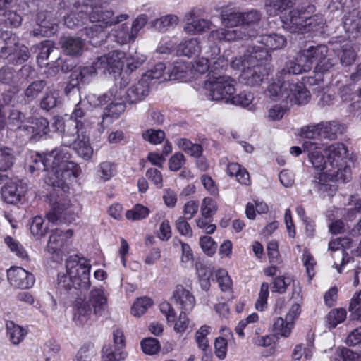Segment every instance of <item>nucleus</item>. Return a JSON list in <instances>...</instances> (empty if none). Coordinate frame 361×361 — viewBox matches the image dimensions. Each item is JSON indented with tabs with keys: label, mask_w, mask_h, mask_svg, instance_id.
<instances>
[{
	"label": "nucleus",
	"mask_w": 361,
	"mask_h": 361,
	"mask_svg": "<svg viewBox=\"0 0 361 361\" xmlns=\"http://www.w3.org/2000/svg\"><path fill=\"white\" fill-rule=\"evenodd\" d=\"M29 57L30 54L27 47L18 44L16 46V49L15 50L13 55L10 58L9 61L13 63L20 64L27 61Z\"/></svg>",
	"instance_id": "nucleus-60"
},
{
	"label": "nucleus",
	"mask_w": 361,
	"mask_h": 361,
	"mask_svg": "<svg viewBox=\"0 0 361 361\" xmlns=\"http://www.w3.org/2000/svg\"><path fill=\"white\" fill-rule=\"evenodd\" d=\"M245 57L247 65H263L264 61H268L271 57L267 48L262 44L248 48Z\"/></svg>",
	"instance_id": "nucleus-24"
},
{
	"label": "nucleus",
	"mask_w": 361,
	"mask_h": 361,
	"mask_svg": "<svg viewBox=\"0 0 361 361\" xmlns=\"http://www.w3.org/2000/svg\"><path fill=\"white\" fill-rule=\"evenodd\" d=\"M165 137V133L161 130L148 129L142 133V138L152 144L161 143Z\"/></svg>",
	"instance_id": "nucleus-62"
},
{
	"label": "nucleus",
	"mask_w": 361,
	"mask_h": 361,
	"mask_svg": "<svg viewBox=\"0 0 361 361\" xmlns=\"http://www.w3.org/2000/svg\"><path fill=\"white\" fill-rule=\"evenodd\" d=\"M125 54L119 51H113L99 57L95 61L96 68L103 72L116 73L123 68Z\"/></svg>",
	"instance_id": "nucleus-15"
},
{
	"label": "nucleus",
	"mask_w": 361,
	"mask_h": 361,
	"mask_svg": "<svg viewBox=\"0 0 361 361\" xmlns=\"http://www.w3.org/2000/svg\"><path fill=\"white\" fill-rule=\"evenodd\" d=\"M22 16L14 11H5L0 13V24L11 27H18L22 23Z\"/></svg>",
	"instance_id": "nucleus-41"
},
{
	"label": "nucleus",
	"mask_w": 361,
	"mask_h": 361,
	"mask_svg": "<svg viewBox=\"0 0 361 361\" xmlns=\"http://www.w3.org/2000/svg\"><path fill=\"white\" fill-rule=\"evenodd\" d=\"M201 214L205 219L212 217L217 211L216 202L211 197H207L202 200L201 204Z\"/></svg>",
	"instance_id": "nucleus-55"
},
{
	"label": "nucleus",
	"mask_w": 361,
	"mask_h": 361,
	"mask_svg": "<svg viewBox=\"0 0 361 361\" xmlns=\"http://www.w3.org/2000/svg\"><path fill=\"white\" fill-rule=\"evenodd\" d=\"M211 54L206 53V57H201L195 61L192 66V70L200 74L205 73L209 68H211L208 57L214 59L220 52V49L216 46L211 47Z\"/></svg>",
	"instance_id": "nucleus-33"
},
{
	"label": "nucleus",
	"mask_w": 361,
	"mask_h": 361,
	"mask_svg": "<svg viewBox=\"0 0 361 361\" xmlns=\"http://www.w3.org/2000/svg\"><path fill=\"white\" fill-rule=\"evenodd\" d=\"M7 335L10 341L13 345H18L27 335V330L23 326L15 324L13 321H7L6 323Z\"/></svg>",
	"instance_id": "nucleus-32"
},
{
	"label": "nucleus",
	"mask_w": 361,
	"mask_h": 361,
	"mask_svg": "<svg viewBox=\"0 0 361 361\" xmlns=\"http://www.w3.org/2000/svg\"><path fill=\"white\" fill-rule=\"evenodd\" d=\"M149 213V209L141 204H136L133 209L126 213V219L132 221H137L146 218Z\"/></svg>",
	"instance_id": "nucleus-52"
},
{
	"label": "nucleus",
	"mask_w": 361,
	"mask_h": 361,
	"mask_svg": "<svg viewBox=\"0 0 361 361\" xmlns=\"http://www.w3.org/2000/svg\"><path fill=\"white\" fill-rule=\"evenodd\" d=\"M301 51L298 54L296 61H289L285 67L276 75V79L269 85L268 90L271 97L285 101L290 104H305L310 99V92L302 83L290 82V75H299L311 69L309 60L300 61Z\"/></svg>",
	"instance_id": "nucleus-2"
},
{
	"label": "nucleus",
	"mask_w": 361,
	"mask_h": 361,
	"mask_svg": "<svg viewBox=\"0 0 361 361\" xmlns=\"http://www.w3.org/2000/svg\"><path fill=\"white\" fill-rule=\"evenodd\" d=\"M210 327L207 325L202 326L195 334V340L198 348L206 352L209 348L207 336L209 334Z\"/></svg>",
	"instance_id": "nucleus-58"
},
{
	"label": "nucleus",
	"mask_w": 361,
	"mask_h": 361,
	"mask_svg": "<svg viewBox=\"0 0 361 361\" xmlns=\"http://www.w3.org/2000/svg\"><path fill=\"white\" fill-rule=\"evenodd\" d=\"M112 35L116 38L117 42L121 44H128L135 40V38L131 36V31H128V28L125 24H123L117 29L113 30Z\"/></svg>",
	"instance_id": "nucleus-47"
},
{
	"label": "nucleus",
	"mask_w": 361,
	"mask_h": 361,
	"mask_svg": "<svg viewBox=\"0 0 361 361\" xmlns=\"http://www.w3.org/2000/svg\"><path fill=\"white\" fill-rule=\"evenodd\" d=\"M309 60L311 67L314 63V77H308L306 83L314 85L322 81L323 75L331 72L338 64V59L335 54L326 45L319 44L310 46L307 49L301 50L300 61Z\"/></svg>",
	"instance_id": "nucleus-5"
},
{
	"label": "nucleus",
	"mask_w": 361,
	"mask_h": 361,
	"mask_svg": "<svg viewBox=\"0 0 361 361\" xmlns=\"http://www.w3.org/2000/svg\"><path fill=\"white\" fill-rule=\"evenodd\" d=\"M102 361H120L126 357V353L124 352H114L111 347L105 346L102 350Z\"/></svg>",
	"instance_id": "nucleus-64"
},
{
	"label": "nucleus",
	"mask_w": 361,
	"mask_h": 361,
	"mask_svg": "<svg viewBox=\"0 0 361 361\" xmlns=\"http://www.w3.org/2000/svg\"><path fill=\"white\" fill-rule=\"evenodd\" d=\"M302 147L304 152H308V159L312 166L317 170L326 172L327 159H325L321 152L324 145L313 141H305Z\"/></svg>",
	"instance_id": "nucleus-17"
},
{
	"label": "nucleus",
	"mask_w": 361,
	"mask_h": 361,
	"mask_svg": "<svg viewBox=\"0 0 361 361\" xmlns=\"http://www.w3.org/2000/svg\"><path fill=\"white\" fill-rule=\"evenodd\" d=\"M31 159L29 171L32 173L37 171H45V183L63 192L68 189V182L80 173V166L71 160V154L63 143L49 152L43 155L37 154Z\"/></svg>",
	"instance_id": "nucleus-1"
},
{
	"label": "nucleus",
	"mask_w": 361,
	"mask_h": 361,
	"mask_svg": "<svg viewBox=\"0 0 361 361\" xmlns=\"http://www.w3.org/2000/svg\"><path fill=\"white\" fill-rule=\"evenodd\" d=\"M25 115L18 109H12L8 118V128L11 130L23 128Z\"/></svg>",
	"instance_id": "nucleus-50"
},
{
	"label": "nucleus",
	"mask_w": 361,
	"mask_h": 361,
	"mask_svg": "<svg viewBox=\"0 0 361 361\" xmlns=\"http://www.w3.org/2000/svg\"><path fill=\"white\" fill-rule=\"evenodd\" d=\"M12 149L8 147H0V170L6 171L13 164Z\"/></svg>",
	"instance_id": "nucleus-53"
},
{
	"label": "nucleus",
	"mask_w": 361,
	"mask_h": 361,
	"mask_svg": "<svg viewBox=\"0 0 361 361\" xmlns=\"http://www.w3.org/2000/svg\"><path fill=\"white\" fill-rule=\"evenodd\" d=\"M226 172L229 176H235L237 180L241 184L249 185L250 183L249 173L238 163L228 164Z\"/></svg>",
	"instance_id": "nucleus-35"
},
{
	"label": "nucleus",
	"mask_w": 361,
	"mask_h": 361,
	"mask_svg": "<svg viewBox=\"0 0 361 361\" xmlns=\"http://www.w3.org/2000/svg\"><path fill=\"white\" fill-rule=\"evenodd\" d=\"M259 320V316L257 313H252L245 319L240 320L235 328V333L240 338L245 337L244 329L250 330L253 324Z\"/></svg>",
	"instance_id": "nucleus-46"
},
{
	"label": "nucleus",
	"mask_w": 361,
	"mask_h": 361,
	"mask_svg": "<svg viewBox=\"0 0 361 361\" xmlns=\"http://www.w3.org/2000/svg\"><path fill=\"white\" fill-rule=\"evenodd\" d=\"M343 27L351 34L361 33V10L354 9L343 17Z\"/></svg>",
	"instance_id": "nucleus-26"
},
{
	"label": "nucleus",
	"mask_w": 361,
	"mask_h": 361,
	"mask_svg": "<svg viewBox=\"0 0 361 361\" xmlns=\"http://www.w3.org/2000/svg\"><path fill=\"white\" fill-rule=\"evenodd\" d=\"M269 71L264 65H247L240 75L241 82L250 87H258L269 75Z\"/></svg>",
	"instance_id": "nucleus-14"
},
{
	"label": "nucleus",
	"mask_w": 361,
	"mask_h": 361,
	"mask_svg": "<svg viewBox=\"0 0 361 361\" xmlns=\"http://www.w3.org/2000/svg\"><path fill=\"white\" fill-rule=\"evenodd\" d=\"M152 301L149 298L137 299L131 307V314L135 317H140L152 305Z\"/></svg>",
	"instance_id": "nucleus-51"
},
{
	"label": "nucleus",
	"mask_w": 361,
	"mask_h": 361,
	"mask_svg": "<svg viewBox=\"0 0 361 361\" xmlns=\"http://www.w3.org/2000/svg\"><path fill=\"white\" fill-rule=\"evenodd\" d=\"M171 300L181 312H184L192 311L195 305L194 295L182 285L176 286L171 296Z\"/></svg>",
	"instance_id": "nucleus-19"
},
{
	"label": "nucleus",
	"mask_w": 361,
	"mask_h": 361,
	"mask_svg": "<svg viewBox=\"0 0 361 361\" xmlns=\"http://www.w3.org/2000/svg\"><path fill=\"white\" fill-rule=\"evenodd\" d=\"M188 20H192V22L187 23L184 26V31L188 34L195 35L209 29L210 23L204 19H194L195 12L190 11L186 14Z\"/></svg>",
	"instance_id": "nucleus-28"
},
{
	"label": "nucleus",
	"mask_w": 361,
	"mask_h": 361,
	"mask_svg": "<svg viewBox=\"0 0 361 361\" xmlns=\"http://www.w3.org/2000/svg\"><path fill=\"white\" fill-rule=\"evenodd\" d=\"M201 51V46L198 39L191 38L183 40L179 45L178 51L183 55L190 57L198 54Z\"/></svg>",
	"instance_id": "nucleus-36"
},
{
	"label": "nucleus",
	"mask_w": 361,
	"mask_h": 361,
	"mask_svg": "<svg viewBox=\"0 0 361 361\" xmlns=\"http://www.w3.org/2000/svg\"><path fill=\"white\" fill-rule=\"evenodd\" d=\"M140 345L142 351L151 355L157 354L161 348L159 342L154 338H146L141 341Z\"/></svg>",
	"instance_id": "nucleus-57"
},
{
	"label": "nucleus",
	"mask_w": 361,
	"mask_h": 361,
	"mask_svg": "<svg viewBox=\"0 0 361 361\" xmlns=\"http://www.w3.org/2000/svg\"><path fill=\"white\" fill-rule=\"evenodd\" d=\"M90 0H78L75 5V10L64 18V24L69 28L82 25L87 18Z\"/></svg>",
	"instance_id": "nucleus-21"
},
{
	"label": "nucleus",
	"mask_w": 361,
	"mask_h": 361,
	"mask_svg": "<svg viewBox=\"0 0 361 361\" xmlns=\"http://www.w3.org/2000/svg\"><path fill=\"white\" fill-rule=\"evenodd\" d=\"M85 116V104L80 100L75 106L70 118L66 121L57 119L55 125L58 130L63 128V133H66V137L72 136L73 133L79 130H87L91 128L92 122L87 118H84Z\"/></svg>",
	"instance_id": "nucleus-9"
},
{
	"label": "nucleus",
	"mask_w": 361,
	"mask_h": 361,
	"mask_svg": "<svg viewBox=\"0 0 361 361\" xmlns=\"http://www.w3.org/2000/svg\"><path fill=\"white\" fill-rule=\"evenodd\" d=\"M46 82L44 80H37L32 82L25 90V96L28 100L35 99L44 89Z\"/></svg>",
	"instance_id": "nucleus-56"
},
{
	"label": "nucleus",
	"mask_w": 361,
	"mask_h": 361,
	"mask_svg": "<svg viewBox=\"0 0 361 361\" xmlns=\"http://www.w3.org/2000/svg\"><path fill=\"white\" fill-rule=\"evenodd\" d=\"M296 0H265L264 10L267 15L276 16L279 13H282L293 7Z\"/></svg>",
	"instance_id": "nucleus-27"
},
{
	"label": "nucleus",
	"mask_w": 361,
	"mask_h": 361,
	"mask_svg": "<svg viewBox=\"0 0 361 361\" xmlns=\"http://www.w3.org/2000/svg\"><path fill=\"white\" fill-rule=\"evenodd\" d=\"M165 69L166 66L164 63H159L156 64L152 69L142 75L143 81H146L151 85L153 80H159L161 78H163V80H169L167 73H164Z\"/></svg>",
	"instance_id": "nucleus-38"
},
{
	"label": "nucleus",
	"mask_w": 361,
	"mask_h": 361,
	"mask_svg": "<svg viewBox=\"0 0 361 361\" xmlns=\"http://www.w3.org/2000/svg\"><path fill=\"white\" fill-rule=\"evenodd\" d=\"M7 278L11 286L20 289L30 288L35 281L32 273L20 267H11L7 271Z\"/></svg>",
	"instance_id": "nucleus-16"
},
{
	"label": "nucleus",
	"mask_w": 361,
	"mask_h": 361,
	"mask_svg": "<svg viewBox=\"0 0 361 361\" xmlns=\"http://www.w3.org/2000/svg\"><path fill=\"white\" fill-rule=\"evenodd\" d=\"M260 42L267 50H275L283 47L286 44V39L283 35L271 34L261 36Z\"/></svg>",
	"instance_id": "nucleus-37"
},
{
	"label": "nucleus",
	"mask_w": 361,
	"mask_h": 361,
	"mask_svg": "<svg viewBox=\"0 0 361 361\" xmlns=\"http://www.w3.org/2000/svg\"><path fill=\"white\" fill-rule=\"evenodd\" d=\"M97 172L102 181H108L116 173V165L110 161H103L99 164Z\"/></svg>",
	"instance_id": "nucleus-42"
},
{
	"label": "nucleus",
	"mask_w": 361,
	"mask_h": 361,
	"mask_svg": "<svg viewBox=\"0 0 361 361\" xmlns=\"http://www.w3.org/2000/svg\"><path fill=\"white\" fill-rule=\"evenodd\" d=\"M90 20L98 25L101 30L125 21L128 18V14H121L114 16L111 10L104 9L98 2L92 4V11L90 13Z\"/></svg>",
	"instance_id": "nucleus-11"
},
{
	"label": "nucleus",
	"mask_w": 361,
	"mask_h": 361,
	"mask_svg": "<svg viewBox=\"0 0 361 361\" xmlns=\"http://www.w3.org/2000/svg\"><path fill=\"white\" fill-rule=\"evenodd\" d=\"M243 13L235 8H226L221 13L222 24L227 27H238L241 25Z\"/></svg>",
	"instance_id": "nucleus-30"
},
{
	"label": "nucleus",
	"mask_w": 361,
	"mask_h": 361,
	"mask_svg": "<svg viewBox=\"0 0 361 361\" xmlns=\"http://www.w3.org/2000/svg\"><path fill=\"white\" fill-rule=\"evenodd\" d=\"M255 32L248 30L245 27H240L236 29L220 28L213 30L208 36L209 42H215L216 41H235L239 39H247L253 36Z\"/></svg>",
	"instance_id": "nucleus-13"
},
{
	"label": "nucleus",
	"mask_w": 361,
	"mask_h": 361,
	"mask_svg": "<svg viewBox=\"0 0 361 361\" xmlns=\"http://www.w3.org/2000/svg\"><path fill=\"white\" fill-rule=\"evenodd\" d=\"M87 130H81L73 133L72 136L66 137V133H63L62 143L73 149L84 160H90L93 155V148L90 143Z\"/></svg>",
	"instance_id": "nucleus-10"
},
{
	"label": "nucleus",
	"mask_w": 361,
	"mask_h": 361,
	"mask_svg": "<svg viewBox=\"0 0 361 361\" xmlns=\"http://www.w3.org/2000/svg\"><path fill=\"white\" fill-rule=\"evenodd\" d=\"M47 231L48 226L44 224L43 218L40 216H35L30 225V232L32 235L40 239L46 235Z\"/></svg>",
	"instance_id": "nucleus-45"
},
{
	"label": "nucleus",
	"mask_w": 361,
	"mask_h": 361,
	"mask_svg": "<svg viewBox=\"0 0 361 361\" xmlns=\"http://www.w3.org/2000/svg\"><path fill=\"white\" fill-rule=\"evenodd\" d=\"M27 187L21 181L6 183L1 188V197L8 204H16L25 195Z\"/></svg>",
	"instance_id": "nucleus-20"
},
{
	"label": "nucleus",
	"mask_w": 361,
	"mask_h": 361,
	"mask_svg": "<svg viewBox=\"0 0 361 361\" xmlns=\"http://www.w3.org/2000/svg\"><path fill=\"white\" fill-rule=\"evenodd\" d=\"M91 264L89 260L78 255L69 257L66 262V273L58 275L57 288L61 292L87 290L90 283Z\"/></svg>",
	"instance_id": "nucleus-4"
},
{
	"label": "nucleus",
	"mask_w": 361,
	"mask_h": 361,
	"mask_svg": "<svg viewBox=\"0 0 361 361\" xmlns=\"http://www.w3.org/2000/svg\"><path fill=\"white\" fill-rule=\"evenodd\" d=\"M73 234L71 229L63 231L59 228L51 231L49 240L46 247V251L49 254L59 255L64 247L68 239Z\"/></svg>",
	"instance_id": "nucleus-18"
},
{
	"label": "nucleus",
	"mask_w": 361,
	"mask_h": 361,
	"mask_svg": "<svg viewBox=\"0 0 361 361\" xmlns=\"http://www.w3.org/2000/svg\"><path fill=\"white\" fill-rule=\"evenodd\" d=\"M51 209L47 213L46 217L49 222L59 224L65 222L71 214L69 200L63 197L54 195L50 197Z\"/></svg>",
	"instance_id": "nucleus-12"
},
{
	"label": "nucleus",
	"mask_w": 361,
	"mask_h": 361,
	"mask_svg": "<svg viewBox=\"0 0 361 361\" xmlns=\"http://www.w3.org/2000/svg\"><path fill=\"white\" fill-rule=\"evenodd\" d=\"M302 260L303 265L306 268V272L309 280H311L315 274L314 267L316 266V261L310 251L307 249L304 250Z\"/></svg>",
	"instance_id": "nucleus-61"
},
{
	"label": "nucleus",
	"mask_w": 361,
	"mask_h": 361,
	"mask_svg": "<svg viewBox=\"0 0 361 361\" xmlns=\"http://www.w3.org/2000/svg\"><path fill=\"white\" fill-rule=\"evenodd\" d=\"M347 312L343 308L331 310L327 315V323L330 327L334 328L346 319Z\"/></svg>",
	"instance_id": "nucleus-48"
},
{
	"label": "nucleus",
	"mask_w": 361,
	"mask_h": 361,
	"mask_svg": "<svg viewBox=\"0 0 361 361\" xmlns=\"http://www.w3.org/2000/svg\"><path fill=\"white\" fill-rule=\"evenodd\" d=\"M293 326L294 322L279 317L273 324V331L276 336L287 338L290 335Z\"/></svg>",
	"instance_id": "nucleus-39"
},
{
	"label": "nucleus",
	"mask_w": 361,
	"mask_h": 361,
	"mask_svg": "<svg viewBox=\"0 0 361 361\" xmlns=\"http://www.w3.org/2000/svg\"><path fill=\"white\" fill-rule=\"evenodd\" d=\"M59 92L55 89H49L41 100L42 109L49 111L55 107L59 102Z\"/></svg>",
	"instance_id": "nucleus-44"
},
{
	"label": "nucleus",
	"mask_w": 361,
	"mask_h": 361,
	"mask_svg": "<svg viewBox=\"0 0 361 361\" xmlns=\"http://www.w3.org/2000/svg\"><path fill=\"white\" fill-rule=\"evenodd\" d=\"M327 158L326 172L320 173L317 188L321 191H336L335 186L323 183L326 180L331 181H348L351 178V170L347 164L348 148L340 142L334 143L325 148Z\"/></svg>",
	"instance_id": "nucleus-3"
},
{
	"label": "nucleus",
	"mask_w": 361,
	"mask_h": 361,
	"mask_svg": "<svg viewBox=\"0 0 361 361\" xmlns=\"http://www.w3.org/2000/svg\"><path fill=\"white\" fill-rule=\"evenodd\" d=\"M18 44L16 37H13L8 33L4 34L0 37V56L1 58H8V60L13 55L16 46Z\"/></svg>",
	"instance_id": "nucleus-31"
},
{
	"label": "nucleus",
	"mask_w": 361,
	"mask_h": 361,
	"mask_svg": "<svg viewBox=\"0 0 361 361\" xmlns=\"http://www.w3.org/2000/svg\"><path fill=\"white\" fill-rule=\"evenodd\" d=\"M0 82L6 85L16 82L15 70L10 66H4L0 69Z\"/></svg>",
	"instance_id": "nucleus-63"
},
{
	"label": "nucleus",
	"mask_w": 361,
	"mask_h": 361,
	"mask_svg": "<svg viewBox=\"0 0 361 361\" xmlns=\"http://www.w3.org/2000/svg\"><path fill=\"white\" fill-rule=\"evenodd\" d=\"M188 68V66L185 62L182 61H176L171 68H168V79L179 80L183 78Z\"/></svg>",
	"instance_id": "nucleus-43"
},
{
	"label": "nucleus",
	"mask_w": 361,
	"mask_h": 361,
	"mask_svg": "<svg viewBox=\"0 0 361 361\" xmlns=\"http://www.w3.org/2000/svg\"><path fill=\"white\" fill-rule=\"evenodd\" d=\"M348 310L354 319L361 322V290L353 296Z\"/></svg>",
	"instance_id": "nucleus-54"
},
{
	"label": "nucleus",
	"mask_w": 361,
	"mask_h": 361,
	"mask_svg": "<svg viewBox=\"0 0 361 361\" xmlns=\"http://www.w3.org/2000/svg\"><path fill=\"white\" fill-rule=\"evenodd\" d=\"M98 68H96L95 62L91 66L80 67L73 71L71 74V82L73 86L80 84H87L96 75Z\"/></svg>",
	"instance_id": "nucleus-23"
},
{
	"label": "nucleus",
	"mask_w": 361,
	"mask_h": 361,
	"mask_svg": "<svg viewBox=\"0 0 361 361\" xmlns=\"http://www.w3.org/2000/svg\"><path fill=\"white\" fill-rule=\"evenodd\" d=\"M5 243L10 248L11 251L15 252L18 257L26 259L28 257L27 253L23 247L11 236H7L4 239Z\"/></svg>",
	"instance_id": "nucleus-59"
},
{
	"label": "nucleus",
	"mask_w": 361,
	"mask_h": 361,
	"mask_svg": "<svg viewBox=\"0 0 361 361\" xmlns=\"http://www.w3.org/2000/svg\"><path fill=\"white\" fill-rule=\"evenodd\" d=\"M23 130L30 135L31 139L38 140L49 130V122L44 118H34L30 121V125H23Z\"/></svg>",
	"instance_id": "nucleus-22"
},
{
	"label": "nucleus",
	"mask_w": 361,
	"mask_h": 361,
	"mask_svg": "<svg viewBox=\"0 0 361 361\" xmlns=\"http://www.w3.org/2000/svg\"><path fill=\"white\" fill-rule=\"evenodd\" d=\"M235 80L229 75H211L204 83V90L207 98L212 101L228 103L235 92Z\"/></svg>",
	"instance_id": "nucleus-8"
},
{
	"label": "nucleus",
	"mask_w": 361,
	"mask_h": 361,
	"mask_svg": "<svg viewBox=\"0 0 361 361\" xmlns=\"http://www.w3.org/2000/svg\"><path fill=\"white\" fill-rule=\"evenodd\" d=\"M84 42L80 37H68L62 42L63 51L69 56H80L84 49Z\"/></svg>",
	"instance_id": "nucleus-29"
},
{
	"label": "nucleus",
	"mask_w": 361,
	"mask_h": 361,
	"mask_svg": "<svg viewBox=\"0 0 361 361\" xmlns=\"http://www.w3.org/2000/svg\"><path fill=\"white\" fill-rule=\"evenodd\" d=\"M319 126L320 138L336 139L338 127L334 122H321Z\"/></svg>",
	"instance_id": "nucleus-49"
},
{
	"label": "nucleus",
	"mask_w": 361,
	"mask_h": 361,
	"mask_svg": "<svg viewBox=\"0 0 361 361\" xmlns=\"http://www.w3.org/2000/svg\"><path fill=\"white\" fill-rule=\"evenodd\" d=\"M150 84L146 81H143V78L129 87L126 92V99L131 104L137 103L142 99L148 94Z\"/></svg>",
	"instance_id": "nucleus-25"
},
{
	"label": "nucleus",
	"mask_w": 361,
	"mask_h": 361,
	"mask_svg": "<svg viewBox=\"0 0 361 361\" xmlns=\"http://www.w3.org/2000/svg\"><path fill=\"white\" fill-rule=\"evenodd\" d=\"M179 19L176 15H166L149 23L151 27L159 32H165L178 25Z\"/></svg>",
	"instance_id": "nucleus-34"
},
{
	"label": "nucleus",
	"mask_w": 361,
	"mask_h": 361,
	"mask_svg": "<svg viewBox=\"0 0 361 361\" xmlns=\"http://www.w3.org/2000/svg\"><path fill=\"white\" fill-rule=\"evenodd\" d=\"M107 298L102 288L91 290L88 300L77 298L73 304V319L78 325L87 323L93 315L101 316L106 310Z\"/></svg>",
	"instance_id": "nucleus-6"
},
{
	"label": "nucleus",
	"mask_w": 361,
	"mask_h": 361,
	"mask_svg": "<svg viewBox=\"0 0 361 361\" xmlns=\"http://www.w3.org/2000/svg\"><path fill=\"white\" fill-rule=\"evenodd\" d=\"M253 100L252 93L243 91L235 96H232L228 103L252 110L254 109Z\"/></svg>",
	"instance_id": "nucleus-40"
},
{
	"label": "nucleus",
	"mask_w": 361,
	"mask_h": 361,
	"mask_svg": "<svg viewBox=\"0 0 361 361\" xmlns=\"http://www.w3.org/2000/svg\"><path fill=\"white\" fill-rule=\"evenodd\" d=\"M315 6L309 3H303L291 10L288 16L282 21L285 29L293 33L307 32L315 27L316 22L320 18L314 15Z\"/></svg>",
	"instance_id": "nucleus-7"
}]
</instances>
